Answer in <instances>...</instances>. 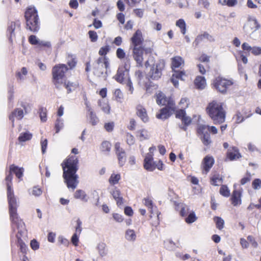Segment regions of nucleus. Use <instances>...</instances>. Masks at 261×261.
Returning a JSON list of instances; mask_svg holds the SVG:
<instances>
[{
	"label": "nucleus",
	"mask_w": 261,
	"mask_h": 261,
	"mask_svg": "<svg viewBox=\"0 0 261 261\" xmlns=\"http://www.w3.org/2000/svg\"><path fill=\"white\" fill-rule=\"evenodd\" d=\"M64 123L62 119H58L55 124L56 133H58L61 129L63 127Z\"/></svg>",
	"instance_id": "obj_45"
},
{
	"label": "nucleus",
	"mask_w": 261,
	"mask_h": 261,
	"mask_svg": "<svg viewBox=\"0 0 261 261\" xmlns=\"http://www.w3.org/2000/svg\"><path fill=\"white\" fill-rule=\"evenodd\" d=\"M188 99L187 98H182L181 100H180V102L179 103V105L181 106V108L182 109H185L187 107H188Z\"/></svg>",
	"instance_id": "obj_61"
},
{
	"label": "nucleus",
	"mask_w": 261,
	"mask_h": 261,
	"mask_svg": "<svg viewBox=\"0 0 261 261\" xmlns=\"http://www.w3.org/2000/svg\"><path fill=\"white\" fill-rule=\"evenodd\" d=\"M111 193L113 198L116 201L118 205H120L123 203V198L121 196V193L119 189L115 188Z\"/></svg>",
	"instance_id": "obj_23"
},
{
	"label": "nucleus",
	"mask_w": 261,
	"mask_h": 261,
	"mask_svg": "<svg viewBox=\"0 0 261 261\" xmlns=\"http://www.w3.org/2000/svg\"><path fill=\"white\" fill-rule=\"evenodd\" d=\"M172 66L173 69L180 67L184 64V60L180 57H175L172 58Z\"/></svg>",
	"instance_id": "obj_31"
},
{
	"label": "nucleus",
	"mask_w": 261,
	"mask_h": 261,
	"mask_svg": "<svg viewBox=\"0 0 261 261\" xmlns=\"http://www.w3.org/2000/svg\"><path fill=\"white\" fill-rule=\"evenodd\" d=\"M137 136L141 141L148 139L149 138V135L148 132L145 129H142L138 131Z\"/></svg>",
	"instance_id": "obj_33"
},
{
	"label": "nucleus",
	"mask_w": 261,
	"mask_h": 261,
	"mask_svg": "<svg viewBox=\"0 0 261 261\" xmlns=\"http://www.w3.org/2000/svg\"><path fill=\"white\" fill-rule=\"evenodd\" d=\"M232 84L231 81L220 77L216 78L214 82L215 88L221 93L225 92L227 88Z\"/></svg>",
	"instance_id": "obj_9"
},
{
	"label": "nucleus",
	"mask_w": 261,
	"mask_h": 261,
	"mask_svg": "<svg viewBox=\"0 0 261 261\" xmlns=\"http://www.w3.org/2000/svg\"><path fill=\"white\" fill-rule=\"evenodd\" d=\"M68 68L65 64H59L53 68V82L57 88H60L64 81V73Z\"/></svg>",
	"instance_id": "obj_7"
},
{
	"label": "nucleus",
	"mask_w": 261,
	"mask_h": 261,
	"mask_svg": "<svg viewBox=\"0 0 261 261\" xmlns=\"http://www.w3.org/2000/svg\"><path fill=\"white\" fill-rule=\"evenodd\" d=\"M32 137V134L30 133L29 132H27L25 133H22L20 134L18 137V140L19 142H25L27 141H29L31 140Z\"/></svg>",
	"instance_id": "obj_35"
},
{
	"label": "nucleus",
	"mask_w": 261,
	"mask_h": 261,
	"mask_svg": "<svg viewBox=\"0 0 261 261\" xmlns=\"http://www.w3.org/2000/svg\"><path fill=\"white\" fill-rule=\"evenodd\" d=\"M78 159L74 155L69 156L62 164L63 174V176L65 179V182L67 184L68 188L75 189L79 183L77 180L78 176L76 174L78 170L77 164Z\"/></svg>",
	"instance_id": "obj_1"
},
{
	"label": "nucleus",
	"mask_w": 261,
	"mask_h": 261,
	"mask_svg": "<svg viewBox=\"0 0 261 261\" xmlns=\"http://www.w3.org/2000/svg\"><path fill=\"white\" fill-rule=\"evenodd\" d=\"M227 158L231 161L240 158L241 156L239 152L238 149L233 147L231 149H229L227 153Z\"/></svg>",
	"instance_id": "obj_18"
},
{
	"label": "nucleus",
	"mask_w": 261,
	"mask_h": 261,
	"mask_svg": "<svg viewBox=\"0 0 261 261\" xmlns=\"http://www.w3.org/2000/svg\"><path fill=\"white\" fill-rule=\"evenodd\" d=\"M144 166L145 169L149 171H152L156 168L155 165L153 161L144 162Z\"/></svg>",
	"instance_id": "obj_43"
},
{
	"label": "nucleus",
	"mask_w": 261,
	"mask_h": 261,
	"mask_svg": "<svg viewBox=\"0 0 261 261\" xmlns=\"http://www.w3.org/2000/svg\"><path fill=\"white\" fill-rule=\"evenodd\" d=\"M10 169L11 171L14 172L16 176L18 178H20L22 175L24 169L23 168H19L14 165H12L10 166Z\"/></svg>",
	"instance_id": "obj_28"
},
{
	"label": "nucleus",
	"mask_w": 261,
	"mask_h": 261,
	"mask_svg": "<svg viewBox=\"0 0 261 261\" xmlns=\"http://www.w3.org/2000/svg\"><path fill=\"white\" fill-rule=\"evenodd\" d=\"M115 149L117 154L119 164L122 166L126 161V154L124 149L120 147V143L117 142L115 144Z\"/></svg>",
	"instance_id": "obj_12"
},
{
	"label": "nucleus",
	"mask_w": 261,
	"mask_h": 261,
	"mask_svg": "<svg viewBox=\"0 0 261 261\" xmlns=\"http://www.w3.org/2000/svg\"><path fill=\"white\" fill-rule=\"evenodd\" d=\"M121 178V176L119 174L113 173L111 174L109 182L111 185L117 184Z\"/></svg>",
	"instance_id": "obj_37"
},
{
	"label": "nucleus",
	"mask_w": 261,
	"mask_h": 261,
	"mask_svg": "<svg viewBox=\"0 0 261 261\" xmlns=\"http://www.w3.org/2000/svg\"><path fill=\"white\" fill-rule=\"evenodd\" d=\"M186 115V112L182 108L176 112V117L182 119Z\"/></svg>",
	"instance_id": "obj_63"
},
{
	"label": "nucleus",
	"mask_w": 261,
	"mask_h": 261,
	"mask_svg": "<svg viewBox=\"0 0 261 261\" xmlns=\"http://www.w3.org/2000/svg\"><path fill=\"white\" fill-rule=\"evenodd\" d=\"M42 190L40 188L34 187L32 190V194L35 196H39L42 194Z\"/></svg>",
	"instance_id": "obj_56"
},
{
	"label": "nucleus",
	"mask_w": 261,
	"mask_h": 261,
	"mask_svg": "<svg viewBox=\"0 0 261 261\" xmlns=\"http://www.w3.org/2000/svg\"><path fill=\"white\" fill-rule=\"evenodd\" d=\"M15 117L18 119H21L23 117V112L20 109H16L12 113V114L9 116L10 120L12 122V126H14V117Z\"/></svg>",
	"instance_id": "obj_24"
},
{
	"label": "nucleus",
	"mask_w": 261,
	"mask_h": 261,
	"mask_svg": "<svg viewBox=\"0 0 261 261\" xmlns=\"http://www.w3.org/2000/svg\"><path fill=\"white\" fill-rule=\"evenodd\" d=\"M164 245L168 249H172L175 246V243L171 240H167L164 241Z\"/></svg>",
	"instance_id": "obj_52"
},
{
	"label": "nucleus",
	"mask_w": 261,
	"mask_h": 261,
	"mask_svg": "<svg viewBox=\"0 0 261 261\" xmlns=\"http://www.w3.org/2000/svg\"><path fill=\"white\" fill-rule=\"evenodd\" d=\"M209 130L211 133L213 134H216L218 133L217 128L214 126H210L205 125H200L198 128V133L199 134H204V130Z\"/></svg>",
	"instance_id": "obj_21"
},
{
	"label": "nucleus",
	"mask_w": 261,
	"mask_h": 261,
	"mask_svg": "<svg viewBox=\"0 0 261 261\" xmlns=\"http://www.w3.org/2000/svg\"><path fill=\"white\" fill-rule=\"evenodd\" d=\"M242 49L246 51L247 52H251V51H252V47H251L247 42H244V43H243V44L242 45Z\"/></svg>",
	"instance_id": "obj_62"
},
{
	"label": "nucleus",
	"mask_w": 261,
	"mask_h": 261,
	"mask_svg": "<svg viewBox=\"0 0 261 261\" xmlns=\"http://www.w3.org/2000/svg\"><path fill=\"white\" fill-rule=\"evenodd\" d=\"M99 255L103 257L107 254L108 251L106 248V245L103 243H100L97 247Z\"/></svg>",
	"instance_id": "obj_32"
},
{
	"label": "nucleus",
	"mask_w": 261,
	"mask_h": 261,
	"mask_svg": "<svg viewBox=\"0 0 261 261\" xmlns=\"http://www.w3.org/2000/svg\"><path fill=\"white\" fill-rule=\"evenodd\" d=\"M114 78L117 82L125 85L130 93H133L134 88L130 79L128 70L122 68H119Z\"/></svg>",
	"instance_id": "obj_6"
},
{
	"label": "nucleus",
	"mask_w": 261,
	"mask_h": 261,
	"mask_svg": "<svg viewBox=\"0 0 261 261\" xmlns=\"http://www.w3.org/2000/svg\"><path fill=\"white\" fill-rule=\"evenodd\" d=\"M131 41L133 47H142L143 42L142 34L140 30H138L131 38Z\"/></svg>",
	"instance_id": "obj_11"
},
{
	"label": "nucleus",
	"mask_w": 261,
	"mask_h": 261,
	"mask_svg": "<svg viewBox=\"0 0 261 261\" xmlns=\"http://www.w3.org/2000/svg\"><path fill=\"white\" fill-rule=\"evenodd\" d=\"M90 111L89 114V122L92 125H95L97 124L99 121L98 117L96 116V114L92 111Z\"/></svg>",
	"instance_id": "obj_36"
},
{
	"label": "nucleus",
	"mask_w": 261,
	"mask_h": 261,
	"mask_svg": "<svg viewBox=\"0 0 261 261\" xmlns=\"http://www.w3.org/2000/svg\"><path fill=\"white\" fill-rule=\"evenodd\" d=\"M214 163V160L212 157L206 156L203 161V169L207 173L212 168Z\"/></svg>",
	"instance_id": "obj_19"
},
{
	"label": "nucleus",
	"mask_w": 261,
	"mask_h": 261,
	"mask_svg": "<svg viewBox=\"0 0 261 261\" xmlns=\"http://www.w3.org/2000/svg\"><path fill=\"white\" fill-rule=\"evenodd\" d=\"M175 111L171 110L170 108H164L160 110V113L156 114L158 119L165 120L169 118Z\"/></svg>",
	"instance_id": "obj_16"
},
{
	"label": "nucleus",
	"mask_w": 261,
	"mask_h": 261,
	"mask_svg": "<svg viewBox=\"0 0 261 261\" xmlns=\"http://www.w3.org/2000/svg\"><path fill=\"white\" fill-rule=\"evenodd\" d=\"M176 26L181 29V32L182 34H185L186 32V23L184 19H179L176 22Z\"/></svg>",
	"instance_id": "obj_41"
},
{
	"label": "nucleus",
	"mask_w": 261,
	"mask_h": 261,
	"mask_svg": "<svg viewBox=\"0 0 261 261\" xmlns=\"http://www.w3.org/2000/svg\"><path fill=\"white\" fill-rule=\"evenodd\" d=\"M165 63L163 61H159L155 64H153L148 73V76L152 79L156 80L162 75V71L164 67Z\"/></svg>",
	"instance_id": "obj_8"
},
{
	"label": "nucleus",
	"mask_w": 261,
	"mask_h": 261,
	"mask_svg": "<svg viewBox=\"0 0 261 261\" xmlns=\"http://www.w3.org/2000/svg\"><path fill=\"white\" fill-rule=\"evenodd\" d=\"M39 40L35 35H31L29 38V42L33 45H37Z\"/></svg>",
	"instance_id": "obj_53"
},
{
	"label": "nucleus",
	"mask_w": 261,
	"mask_h": 261,
	"mask_svg": "<svg viewBox=\"0 0 261 261\" xmlns=\"http://www.w3.org/2000/svg\"><path fill=\"white\" fill-rule=\"evenodd\" d=\"M186 75L182 71H177L174 70V73L172 74V76L171 78V81L174 85L175 87H177L178 86V80L180 79L181 80H184V76Z\"/></svg>",
	"instance_id": "obj_17"
},
{
	"label": "nucleus",
	"mask_w": 261,
	"mask_h": 261,
	"mask_svg": "<svg viewBox=\"0 0 261 261\" xmlns=\"http://www.w3.org/2000/svg\"><path fill=\"white\" fill-rule=\"evenodd\" d=\"M74 196L76 199H80L85 202H87L88 200L85 192L82 190H76Z\"/></svg>",
	"instance_id": "obj_30"
},
{
	"label": "nucleus",
	"mask_w": 261,
	"mask_h": 261,
	"mask_svg": "<svg viewBox=\"0 0 261 261\" xmlns=\"http://www.w3.org/2000/svg\"><path fill=\"white\" fill-rule=\"evenodd\" d=\"M98 106L101 108V110L107 113H110V107L106 100H99L98 102Z\"/></svg>",
	"instance_id": "obj_27"
},
{
	"label": "nucleus",
	"mask_w": 261,
	"mask_h": 261,
	"mask_svg": "<svg viewBox=\"0 0 261 261\" xmlns=\"http://www.w3.org/2000/svg\"><path fill=\"white\" fill-rule=\"evenodd\" d=\"M110 47L108 45L101 47L99 50V54L101 57H106L105 55L109 52Z\"/></svg>",
	"instance_id": "obj_47"
},
{
	"label": "nucleus",
	"mask_w": 261,
	"mask_h": 261,
	"mask_svg": "<svg viewBox=\"0 0 261 261\" xmlns=\"http://www.w3.org/2000/svg\"><path fill=\"white\" fill-rule=\"evenodd\" d=\"M17 25L18 27L20 24L19 23L16 24L15 22H11L8 27V31L10 33V39H11L13 36H15L14 33V30L16 29V26Z\"/></svg>",
	"instance_id": "obj_38"
},
{
	"label": "nucleus",
	"mask_w": 261,
	"mask_h": 261,
	"mask_svg": "<svg viewBox=\"0 0 261 261\" xmlns=\"http://www.w3.org/2000/svg\"><path fill=\"white\" fill-rule=\"evenodd\" d=\"M241 193L239 191L234 190L232 193L231 200L232 204L236 206L241 203Z\"/></svg>",
	"instance_id": "obj_29"
},
{
	"label": "nucleus",
	"mask_w": 261,
	"mask_h": 261,
	"mask_svg": "<svg viewBox=\"0 0 261 261\" xmlns=\"http://www.w3.org/2000/svg\"><path fill=\"white\" fill-rule=\"evenodd\" d=\"M27 29L37 32L39 30V23L37 10L35 8H28L25 13Z\"/></svg>",
	"instance_id": "obj_4"
},
{
	"label": "nucleus",
	"mask_w": 261,
	"mask_h": 261,
	"mask_svg": "<svg viewBox=\"0 0 261 261\" xmlns=\"http://www.w3.org/2000/svg\"><path fill=\"white\" fill-rule=\"evenodd\" d=\"M40 117L42 121L45 122L46 120V110L45 109L41 108L39 110Z\"/></svg>",
	"instance_id": "obj_50"
},
{
	"label": "nucleus",
	"mask_w": 261,
	"mask_h": 261,
	"mask_svg": "<svg viewBox=\"0 0 261 261\" xmlns=\"http://www.w3.org/2000/svg\"><path fill=\"white\" fill-rule=\"evenodd\" d=\"M116 55L118 58L123 59L125 57V53L123 49L121 48H118L116 51Z\"/></svg>",
	"instance_id": "obj_58"
},
{
	"label": "nucleus",
	"mask_w": 261,
	"mask_h": 261,
	"mask_svg": "<svg viewBox=\"0 0 261 261\" xmlns=\"http://www.w3.org/2000/svg\"><path fill=\"white\" fill-rule=\"evenodd\" d=\"M126 142L129 145H133L135 143L134 137L130 134L128 133L126 135Z\"/></svg>",
	"instance_id": "obj_54"
},
{
	"label": "nucleus",
	"mask_w": 261,
	"mask_h": 261,
	"mask_svg": "<svg viewBox=\"0 0 261 261\" xmlns=\"http://www.w3.org/2000/svg\"><path fill=\"white\" fill-rule=\"evenodd\" d=\"M62 85L67 89L68 93L71 92L77 87V84L76 83H70L69 82L68 83L63 82L61 85Z\"/></svg>",
	"instance_id": "obj_39"
},
{
	"label": "nucleus",
	"mask_w": 261,
	"mask_h": 261,
	"mask_svg": "<svg viewBox=\"0 0 261 261\" xmlns=\"http://www.w3.org/2000/svg\"><path fill=\"white\" fill-rule=\"evenodd\" d=\"M220 193L225 197H228L230 195V192L227 186L225 185L222 186L220 189Z\"/></svg>",
	"instance_id": "obj_44"
},
{
	"label": "nucleus",
	"mask_w": 261,
	"mask_h": 261,
	"mask_svg": "<svg viewBox=\"0 0 261 261\" xmlns=\"http://www.w3.org/2000/svg\"><path fill=\"white\" fill-rule=\"evenodd\" d=\"M137 115L144 122L148 121V117L146 109L141 105H137L136 107Z\"/></svg>",
	"instance_id": "obj_14"
},
{
	"label": "nucleus",
	"mask_w": 261,
	"mask_h": 261,
	"mask_svg": "<svg viewBox=\"0 0 261 261\" xmlns=\"http://www.w3.org/2000/svg\"><path fill=\"white\" fill-rule=\"evenodd\" d=\"M133 57L136 62L137 66L138 67L143 66V47H133Z\"/></svg>",
	"instance_id": "obj_10"
},
{
	"label": "nucleus",
	"mask_w": 261,
	"mask_h": 261,
	"mask_svg": "<svg viewBox=\"0 0 261 261\" xmlns=\"http://www.w3.org/2000/svg\"><path fill=\"white\" fill-rule=\"evenodd\" d=\"M116 100L120 101L123 98V93L119 89H116L114 93Z\"/></svg>",
	"instance_id": "obj_48"
},
{
	"label": "nucleus",
	"mask_w": 261,
	"mask_h": 261,
	"mask_svg": "<svg viewBox=\"0 0 261 261\" xmlns=\"http://www.w3.org/2000/svg\"><path fill=\"white\" fill-rule=\"evenodd\" d=\"M7 197L10 218L12 222V227L13 228L15 227H16L18 232L21 233L24 230V223L18 217L16 213L18 204L14 196L13 191L9 183H7Z\"/></svg>",
	"instance_id": "obj_2"
},
{
	"label": "nucleus",
	"mask_w": 261,
	"mask_h": 261,
	"mask_svg": "<svg viewBox=\"0 0 261 261\" xmlns=\"http://www.w3.org/2000/svg\"><path fill=\"white\" fill-rule=\"evenodd\" d=\"M247 240L248 241L251 243L252 246L254 248H257V246H258V244L255 241L254 238L251 236H249L248 237H247Z\"/></svg>",
	"instance_id": "obj_60"
},
{
	"label": "nucleus",
	"mask_w": 261,
	"mask_h": 261,
	"mask_svg": "<svg viewBox=\"0 0 261 261\" xmlns=\"http://www.w3.org/2000/svg\"><path fill=\"white\" fill-rule=\"evenodd\" d=\"M204 39H206L210 42L215 41V38L213 36L210 35L207 32H204L203 34L198 36L196 38L194 42L195 43L196 45H197Z\"/></svg>",
	"instance_id": "obj_20"
},
{
	"label": "nucleus",
	"mask_w": 261,
	"mask_h": 261,
	"mask_svg": "<svg viewBox=\"0 0 261 261\" xmlns=\"http://www.w3.org/2000/svg\"><path fill=\"white\" fill-rule=\"evenodd\" d=\"M111 144L107 141L102 142L100 146V150L102 152L108 154L111 150Z\"/></svg>",
	"instance_id": "obj_34"
},
{
	"label": "nucleus",
	"mask_w": 261,
	"mask_h": 261,
	"mask_svg": "<svg viewBox=\"0 0 261 261\" xmlns=\"http://www.w3.org/2000/svg\"><path fill=\"white\" fill-rule=\"evenodd\" d=\"M143 203L144 204V205L145 206L148 207V208L149 210L150 213L152 214V210H155V212H156L158 217L159 216V215H160L161 213L159 212L157 207L156 206H153L152 201L151 200H150L149 198H144L143 199Z\"/></svg>",
	"instance_id": "obj_25"
},
{
	"label": "nucleus",
	"mask_w": 261,
	"mask_h": 261,
	"mask_svg": "<svg viewBox=\"0 0 261 261\" xmlns=\"http://www.w3.org/2000/svg\"><path fill=\"white\" fill-rule=\"evenodd\" d=\"M206 112L215 124H221L225 121V111L223 107V103L214 100L209 103Z\"/></svg>",
	"instance_id": "obj_3"
},
{
	"label": "nucleus",
	"mask_w": 261,
	"mask_h": 261,
	"mask_svg": "<svg viewBox=\"0 0 261 261\" xmlns=\"http://www.w3.org/2000/svg\"><path fill=\"white\" fill-rule=\"evenodd\" d=\"M176 4L180 8H187L189 6V3L187 0H176Z\"/></svg>",
	"instance_id": "obj_51"
},
{
	"label": "nucleus",
	"mask_w": 261,
	"mask_h": 261,
	"mask_svg": "<svg viewBox=\"0 0 261 261\" xmlns=\"http://www.w3.org/2000/svg\"><path fill=\"white\" fill-rule=\"evenodd\" d=\"M196 217L194 212L191 213L187 218H186V222L187 223H192L196 220Z\"/></svg>",
	"instance_id": "obj_46"
},
{
	"label": "nucleus",
	"mask_w": 261,
	"mask_h": 261,
	"mask_svg": "<svg viewBox=\"0 0 261 261\" xmlns=\"http://www.w3.org/2000/svg\"><path fill=\"white\" fill-rule=\"evenodd\" d=\"M251 53L254 56L261 55V47L259 46H253Z\"/></svg>",
	"instance_id": "obj_57"
},
{
	"label": "nucleus",
	"mask_w": 261,
	"mask_h": 261,
	"mask_svg": "<svg viewBox=\"0 0 261 261\" xmlns=\"http://www.w3.org/2000/svg\"><path fill=\"white\" fill-rule=\"evenodd\" d=\"M114 124L113 122H108L105 124L104 127L108 132H111L114 128Z\"/></svg>",
	"instance_id": "obj_64"
},
{
	"label": "nucleus",
	"mask_w": 261,
	"mask_h": 261,
	"mask_svg": "<svg viewBox=\"0 0 261 261\" xmlns=\"http://www.w3.org/2000/svg\"><path fill=\"white\" fill-rule=\"evenodd\" d=\"M137 238L135 231L133 229H128L125 232V238L129 242H134Z\"/></svg>",
	"instance_id": "obj_26"
},
{
	"label": "nucleus",
	"mask_w": 261,
	"mask_h": 261,
	"mask_svg": "<svg viewBox=\"0 0 261 261\" xmlns=\"http://www.w3.org/2000/svg\"><path fill=\"white\" fill-rule=\"evenodd\" d=\"M37 45L39 47L44 46V47H50L51 46V44L49 42L44 41V40H39Z\"/></svg>",
	"instance_id": "obj_55"
},
{
	"label": "nucleus",
	"mask_w": 261,
	"mask_h": 261,
	"mask_svg": "<svg viewBox=\"0 0 261 261\" xmlns=\"http://www.w3.org/2000/svg\"><path fill=\"white\" fill-rule=\"evenodd\" d=\"M252 187L255 190L259 189L261 188V180L259 178L255 179L252 183Z\"/></svg>",
	"instance_id": "obj_49"
},
{
	"label": "nucleus",
	"mask_w": 261,
	"mask_h": 261,
	"mask_svg": "<svg viewBox=\"0 0 261 261\" xmlns=\"http://www.w3.org/2000/svg\"><path fill=\"white\" fill-rule=\"evenodd\" d=\"M249 25H253L255 27V31L259 29L260 25L258 23L256 18L251 16H248L247 17V22L243 27V30L246 34L250 32V30L248 29Z\"/></svg>",
	"instance_id": "obj_13"
},
{
	"label": "nucleus",
	"mask_w": 261,
	"mask_h": 261,
	"mask_svg": "<svg viewBox=\"0 0 261 261\" xmlns=\"http://www.w3.org/2000/svg\"><path fill=\"white\" fill-rule=\"evenodd\" d=\"M108 58L106 57H100L93 64L92 70L94 75L100 77L106 73L107 68L109 66Z\"/></svg>",
	"instance_id": "obj_5"
},
{
	"label": "nucleus",
	"mask_w": 261,
	"mask_h": 261,
	"mask_svg": "<svg viewBox=\"0 0 261 261\" xmlns=\"http://www.w3.org/2000/svg\"><path fill=\"white\" fill-rule=\"evenodd\" d=\"M158 105L166 106L165 108H170L172 111H175V103L169 98L165 97L163 99L158 100Z\"/></svg>",
	"instance_id": "obj_15"
},
{
	"label": "nucleus",
	"mask_w": 261,
	"mask_h": 261,
	"mask_svg": "<svg viewBox=\"0 0 261 261\" xmlns=\"http://www.w3.org/2000/svg\"><path fill=\"white\" fill-rule=\"evenodd\" d=\"M214 220L216 224L217 228L219 230H221L224 227V220L221 218L219 217H214Z\"/></svg>",
	"instance_id": "obj_42"
},
{
	"label": "nucleus",
	"mask_w": 261,
	"mask_h": 261,
	"mask_svg": "<svg viewBox=\"0 0 261 261\" xmlns=\"http://www.w3.org/2000/svg\"><path fill=\"white\" fill-rule=\"evenodd\" d=\"M203 135V137L202 139V142L204 145L207 146L211 143V140L210 138V135L206 131L204 130V134H202Z\"/></svg>",
	"instance_id": "obj_40"
},
{
	"label": "nucleus",
	"mask_w": 261,
	"mask_h": 261,
	"mask_svg": "<svg viewBox=\"0 0 261 261\" xmlns=\"http://www.w3.org/2000/svg\"><path fill=\"white\" fill-rule=\"evenodd\" d=\"M194 84L196 88L200 90L204 89L206 85L205 78L201 76L196 77Z\"/></svg>",
	"instance_id": "obj_22"
},
{
	"label": "nucleus",
	"mask_w": 261,
	"mask_h": 261,
	"mask_svg": "<svg viewBox=\"0 0 261 261\" xmlns=\"http://www.w3.org/2000/svg\"><path fill=\"white\" fill-rule=\"evenodd\" d=\"M88 34L91 41L95 42L97 40V35L95 32L93 31H89Z\"/></svg>",
	"instance_id": "obj_59"
}]
</instances>
